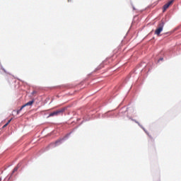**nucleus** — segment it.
<instances>
[{"label": "nucleus", "instance_id": "1", "mask_svg": "<svg viewBox=\"0 0 181 181\" xmlns=\"http://www.w3.org/2000/svg\"><path fill=\"white\" fill-rule=\"evenodd\" d=\"M163 26H165V23H163V21H160L158 24V27H157L156 30H155V35H157V36H159V35H160V33L162 32V30H163Z\"/></svg>", "mask_w": 181, "mask_h": 181}, {"label": "nucleus", "instance_id": "2", "mask_svg": "<svg viewBox=\"0 0 181 181\" xmlns=\"http://www.w3.org/2000/svg\"><path fill=\"white\" fill-rule=\"evenodd\" d=\"M64 111H66V108L65 107L59 109L58 110H56V111H54L53 112H51L49 115V117H54V116H57V115H60V114H63L64 112Z\"/></svg>", "mask_w": 181, "mask_h": 181}, {"label": "nucleus", "instance_id": "3", "mask_svg": "<svg viewBox=\"0 0 181 181\" xmlns=\"http://www.w3.org/2000/svg\"><path fill=\"white\" fill-rule=\"evenodd\" d=\"M173 2H175V0H170L168 3H166L163 6V12H165L167 9H168L169 6H172L173 5Z\"/></svg>", "mask_w": 181, "mask_h": 181}, {"label": "nucleus", "instance_id": "4", "mask_svg": "<svg viewBox=\"0 0 181 181\" xmlns=\"http://www.w3.org/2000/svg\"><path fill=\"white\" fill-rule=\"evenodd\" d=\"M33 103H35V100H30L28 103H25V105H23V106H21V107L17 110V115H19V112H21V111H22V109H23L25 107H28L29 105H33Z\"/></svg>", "mask_w": 181, "mask_h": 181}, {"label": "nucleus", "instance_id": "5", "mask_svg": "<svg viewBox=\"0 0 181 181\" xmlns=\"http://www.w3.org/2000/svg\"><path fill=\"white\" fill-rule=\"evenodd\" d=\"M18 169H19V164H18V165L14 168V169L13 170V173H15V172H16Z\"/></svg>", "mask_w": 181, "mask_h": 181}, {"label": "nucleus", "instance_id": "6", "mask_svg": "<svg viewBox=\"0 0 181 181\" xmlns=\"http://www.w3.org/2000/svg\"><path fill=\"white\" fill-rule=\"evenodd\" d=\"M63 141V139H59L55 142V145H57V144H62V142Z\"/></svg>", "mask_w": 181, "mask_h": 181}, {"label": "nucleus", "instance_id": "7", "mask_svg": "<svg viewBox=\"0 0 181 181\" xmlns=\"http://www.w3.org/2000/svg\"><path fill=\"white\" fill-rule=\"evenodd\" d=\"M11 121H12V118L10 119L8 121V122H7L8 125H9V124H11Z\"/></svg>", "mask_w": 181, "mask_h": 181}, {"label": "nucleus", "instance_id": "8", "mask_svg": "<svg viewBox=\"0 0 181 181\" xmlns=\"http://www.w3.org/2000/svg\"><path fill=\"white\" fill-rule=\"evenodd\" d=\"M6 127H8V123H6V124H4V125L3 126V128H6Z\"/></svg>", "mask_w": 181, "mask_h": 181}, {"label": "nucleus", "instance_id": "9", "mask_svg": "<svg viewBox=\"0 0 181 181\" xmlns=\"http://www.w3.org/2000/svg\"><path fill=\"white\" fill-rule=\"evenodd\" d=\"M160 60H163V58H160V59L158 60V62L160 61Z\"/></svg>", "mask_w": 181, "mask_h": 181}]
</instances>
